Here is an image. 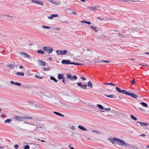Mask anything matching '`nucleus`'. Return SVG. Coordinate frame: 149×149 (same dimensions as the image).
<instances>
[{
	"instance_id": "nucleus-8",
	"label": "nucleus",
	"mask_w": 149,
	"mask_h": 149,
	"mask_svg": "<svg viewBox=\"0 0 149 149\" xmlns=\"http://www.w3.org/2000/svg\"><path fill=\"white\" fill-rule=\"evenodd\" d=\"M125 95L130 96L133 98L135 99L137 98L138 97V96L137 95H136L134 93H130L128 92L127 91Z\"/></svg>"
},
{
	"instance_id": "nucleus-58",
	"label": "nucleus",
	"mask_w": 149,
	"mask_h": 149,
	"mask_svg": "<svg viewBox=\"0 0 149 149\" xmlns=\"http://www.w3.org/2000/svg\"><path fill=\"white\" fill-rule=\"evenodd\" d=\"M72 13L74 15H77V13L75 12H74V11L72 12Z\"/></svg>"
},
{
	"instance_id": "nucleus-32",
	"label": "nucleus",
	"mask_w": 149,
	"mask_h": 149,
	"mask_svg": "<svg viewBox=\"0 0 149 149\" xmlns=\"http://www.w3.org/2000/svg\"><path fill=\"white\" fill-rule=\"evenodd\" d=\"M53 4L55 5H59L60 4V3L59 1H57L56 2H54L53 3Z\"/></svg>"
},
{
	"instance_id": "nucleus-22",
	"label": "nucleus",
	"mask_w": 149,
	"mask_h": 149,
	"mask_svg": "<svg viewBox=\"0 0 149 149\" xmlns=\"http://www.w3.org/2000/svg\"><path fill=\"white\" fill-rule=\"evenodd\" d=\"M125 146L128 147L129 148H132V145L127 143H126L125 145Z\"/></svg>"
},
{
	"instance_id": "nucleus-42",
	"label": "nucleus",
	"mask_w": 149,
	"mask_h": 149,
	"mask_svg": "<svg viewBox=\"0 0 149 149\" xmlns=\"http://www.w3.org/2000/svg\"><path fill=\"white\" fill-rule=\"evenodd\" d=\"M80 78L83 80L84 81L86 79V78L84 77L81 76L80 77Z\"/></svg>"
},
{
	"instance_id": "nucleus-27",
	"label": "nucleus",
	"mask_w": 149,
	"mask_h": 149,
	"mask_svg": "<svg viewBox=\"0 0 149 149\" xmlns=\"http://www.w3.org/2000/svg\"><path fill=\"white\" fill-rule=\"evenodd\" d=\"M50 78L51 80L54 81L55 82H57L58 81L53 76L50 77Z\"/></svg>"
},
{
	"instance_id": "nucleus-29",
	"label": "nucleus",
	"mask_w": 149,
	"mask_h": 149,
	"mask_svg": "<svg viewBox=\"0 0 149 149\" xmlns=\"http://www.w3.org/2000/svg\"><path fill=\"white\" fill-rule=\"evenodd\" d=\"M97 107L99 108L100 109H104V107H103L102 105L100 104H97Z\"/></svg>"
},
{
	"instance_id": "nucleus-23",
	"label": "nucleus",
	"mask_w": 149,
	"mask_h": 149,
	"mask_svg": "<svg viewBox=\"0 0 149 149\" xmlns=\"http://www.w3.org/2000/svg\"><path fill=\"white\" fill-rule=\"evenodd\" d=\"M87 85L90 88H92L93 87L92 84L90 81H88V83Z\"/></svg>"
},
{
	"instance_id": "nucleus-61",
	"label": "nucleus",
	"mask_w": 149,
	"mask_h": 149,
	"mask_svg": "<svg viewBox=\"0 0 149 149\" xmlns=\"http://www.w3.org/2000/svg\"><path fill=\"white\" fill-rule=\"evenodd\" d=\"M10 82V83L11 84H15V82L13 81H11Z\"/></svg>"
},
{
	"instance_id": "nucleus-6",
	"label": "nucleus",
	"mask_w": 149,
	"mask_h": 149,
	"mask_svg": "<svg viewBox=\"0 0 149 149\" xmlns=\"http://www.w3.org/2000/svg\"><path fill=\"white\" fill-rule=\"evenodd\" d=\"M56 52L57 54H58V55L60 54H62V55H64L66 54L68 52L66 50L63 51L57 50L56 51Z\"/></svg>"
},
{
	"instance_id": "nucleus-17",
	"label": "nucleus",
	"mask_w": 149,
	"mask_h": 149,
	"mask_svg": "<svg viewBox=\"0 0 149 149\" xmlns=\"http://www.w3.org/2000/svg\"><path fill=\"white\" fill-rule=\"evenodd\" d=\"M14 64H10L7 65V67L10 68H11L13 69H14L15 67V63H13Z\"/></svg>"
},
{
	"instance_id": "nucleus-2",
	"label": "nucleus",
	"mask_w": 149,
	"mask_h": 149,
	"mask_svg": "<svg viewBox=\"0 0 149 149\" xmlns=\"http://www.w3.org/2000/svg\"><path fill=\"white\" fill-rule=\"evenodd\" d=\"M66 77L68 79L72 81L76 80L77 79V77L76 75H74L73 76L70 74H66Z\"/></svg>"
},
{
	"instance_id": "nucleus-7",
	"label": "nucleus",
	"mask_w": 149,
	"mask_h": 149,
	"mask_svg": "<svg viewBox=\"0 0 149 149\" xmlns=\"http://www.w3.org/2000/svg\"><path fill=\"white\" fill-rule=\"evenodd\" d=\"M116 90L118 92L122 93L123 94H126V92L127 91L124 90H121L120 89L117 87H116Z\"/></svg>"
},
{
	"instance_id": "nucleus-9",
	"label": "nucleus",
	"mask_w": 149,
	"mask_h": 149,
	"mask_svg": "<svg viewBox=\"0 0 149 149\" xmlns=\"http://www.w3.org/2000/svg\"><path fill=\"white\" fill-rule=\"evenodd\" d=\"M61 63L63 64H71V62L70 60H63L62 61Z\"/></svg>"
},
{
	"instance_id": "nucleus-59",
	"label": "nucleus",
	"mask_w": 149,
	"mask_h": 149,
	"mask_svg": "<svg viewBox=\"0 0 149 149\" xmlns=\"http://www.w3.org/2000/svg\"><path fill=\"white\" fill-rule=\"evenodd\" d=\"M29 102L32 104H33L34 103V102H33V101H29Z\"/></svg>"
},
{
	"instance_id": "nucleus-51",
	"label": "nucleus",
	"mask_w": 149,
	"mask_h": 149,
	"mask_svg": "<svg viewBox=\"0 0 149 149\" xmlns=\"http://www.w3.org/2000/svg\"><path fill=\"white\" fill-rule=\"evenodd\" d=\"M87 21L86 20H81V22L82 23H87Z\"/></svg>"
},
{
	"instance_id": "nucleus-47",
	"label": "nucleus",
	"mask_w": 149,
	"mask_h": 149,
	"mask_svg": "<svg viewBox=\"0 0 149 149\" xmlns=\"http://www.w3.org/2000/svg\"><path fill=\"white\" fill-rule=\"evenodd\" d=\"M62 79V82H63L64 84H65V77H63V78Z\"/></svg>"
},
{
	"instance_id": "nucleus-11",
	"label": "nucleus",
	"mask_w": 149,
	"mask_h": 149,
	"mask_svg": "<svg viewBox=\"0 0 149 149\" xmlns=\"http://www.w3.org/2000/svg\"><path fill=\"white\" fill-rule=\"evenodd\" d=\"M58 16V15L56 14H51L50 16H48L47 18L49 19H52L54 17H57Z\"/></svg>"
},
{
	"instance_id": "nucleus-37",
	"label": "nucleus",
	"mask_w": 149,
	"mask_h": 149,
	"mask_svg": "<svg viewBox=\"0 0 149 149\" xmlns=\"http://www.w3.org/2000/svg\"><path fill=\"white\" fill-rule=\"evenodd\" d=\"M35 77L36 78H38L39 79H42L43 78V77L42 76H40L37 75H36Z\"/></svg>"
},
{
	"instance_id": "nucleus-4",
	"label": "nucleus",
	"mask_w": 149,
	"mask_h": 149,
	"mask_svg": "<svg viewBox=\"0 0 149 149\" xmlns=\"http://www.w3.org/2000/svg\"><path fill=\"white\" fill-rule=\"evenodd\" d=\"M117 143L119 144L120 145L122 146H123L125 145L126 143L123 140L120 139H118V140L117 141Z\"/></svg>"
},
{
	"instance_id": "nucleus-40",
	"label": "nucleus",
	"mask_w": 149,
	"mask_h": 149,
	"mask_svg": "<svg viewBox=\"0 0 149 149\" xmlns=\"http://www.w3.org/2000/svg\"><path fill=\"white\" fill-rule=\"evenodd\" d=\"M11 120L10 119H8L6 120L5 121V123H9L10 121Z\"/></svg>"
},
{
	"instance_id": "nucleus-45",
	"label": "nucleus",
	"mask_w": 149,
	"mask_h": 149,
	"mask_svg": "<svg viewBox=\"0 0 149 149\" xmlns=\"http://www.w3.org/2000/svg\"><path fill=\"white\" fill-rule=\"evenodd\" d=\"M123 1H124V2H128L130 1H132V2H135L136 1L134 0V1H132V0H123Z\"/></svg>"
},
{
	"instance_id": "nucleus-49",
	"label": "nucleus",
	"mask_w": 149,
	"mask_h": 149,
	"mask_svg": "<svg viewBox=\"0 0 149 149\" xmlns=\"http://www.w3.org/2000/svg\"><path fill=\"white\" fill-rule=\"evenodd\" d=\"M71 129L72 130H75V127L74 126H72L71 127Z\"/></svg>"
},
{
	"instance_id": "nucleus-56",
	"label": "nucleus",
	"mask_w": 149,
	"mask_h": 149,
	"mask_svg": "<svg viewBox=\"0 0 149 149\" xmlns=\"http://www.w3.org/2000/svg\"><path fill=\"white\" fill-rule=\"evenodd\" d=\"M146 136V135L145 134H143L140 135V136L144 137Z\"/></svg>"
},
{
	"instance_id": "nucleus-3",
	"label": "nucleus",
	"mask_w": 149,
	"mask_h": 149,
	"mask_svg": "<svg viewBox=\"0 0 149 149\" xmlns=\"http://www.w3.org/2000/svg\"><path fill=\"white\" fill-rule=\"evenodd\" d=\"M32 3L36 4L43 6L44 5L43 2L41 1L38 0H31Z\"/></svg>"
},
{
	"instance_id": "nucleus-48",
	"label": "nucleus",
	"mask_w": 149,
	"mask_h": 149,
	"mask_svg": "<svg viewBox=\"0 0 149 149\" xmlns=\"http://www.w3.org/2000/svg\"><path fill=\"white\" fill-rule=\"evenodd\" d=\"M100 62H104L105 63H110V62L109 61L103 60L100 61Z\"/></svg>"
},
{
	"instance_id": "nucleus-16",
	"label": "nucleus",
	"mask_w": 149,
	"mask_h": 149,
	"mask_svg": "<svg viewBox=\"0 0 149 149\" xmlns=\"http://www.w3.org/2000/svg\"><path fill=\"white\" fill-rule=\"evenodd\" d=\"M78 128L79 129L81 130H83L84 131H87V130L85 128V127H83L81 126V125H79L78 126Z\"/></svg>"
},
{
	"instance_id": "nucleus-26",
	"label": "nucleus",
	"mask_w": 149,
	"mask_h": 149,
	"mask_svg": "<svg viewBox=\"0 0 149 149\" xmlns=\"http://www.w3.org/2000/svg\"><path fill=\"white\" fill-rule=\"evenodd\" d=\"M141 104L142 105L145 107H148V105L145 102H142Z\"/></svg>"
},
{
	"instance_id": "nucleus-54",
	"label": "nucleus",
	"mask_w": 149,
	"mask_h": 149,
	"mask_svg": "<svg viewBox=\"0 0 149 149\" xmlns=\"http://www.w3.org/2000/svg\"><path fill=\"white\" fill-rule=\"evenodd\" d=\"M111 84L112 83H106L104 84L111 85Z\"/></svg>"
},
{
	"instance_id": "nucleus-43",
	"label": "nucleus",
	"mask_w": 149,
	"mask_h": 149,
	"mask_svg": "<svg viewBox=\"0 0 149 149\" xmlns=\"http://www.w3.org/2000/svg\"><path fill=\"white\" fill-rule=\"evenodd\" d=\"M54 29L55 30H56L57 31H60V28L58 27H55L54 28Z\"/></svg>"
},
{
	"instance_id": "nucleus-20",
	"label": "nucleus",
	"mask_w": 149,
	"mask_h": 149,
	"mask_svg": "<svg viewBox=\"0 0 149 149\" xmlns=\"http://www.w3.org/2000/svg\"><path fill=\"white\" fill-rule=\"evenodd\" d=\"M137 123H139V124H140L141 125H145V126H146V125H149V124L148 123H144V122H136Z\"/></svg>"
},
{
	"instance_id": "nucleus-36",
	"label": "nucleus",
	"mask_w": 149,
	"mask_h": 149,
	"mask_svg": "<svg viewBox=\"0 0 149 149\" xmlns=\"http://www.w3.org/2000/svg\"><path fill=\"white\" fill-rule=\"evenodd\" d=\"M130 84H133V85L134 84L136 83L135 79H133L132 80V81H130Z\"/></svg>"
},
{
	"instance_id": "nucleus-31",
	"label": "nucleus",
	"mask_w": 149,
	"mask_h": 149,
	"mask_svg": "<svg viewBox=\"0 0 149 149\" xmlns=\"http://www.w3.org/2000/svg\"><path fill=\"white\" fill-rule=\"evenodd\" d=\"M42 28L44 29H50L51 28L50 27L45 25H43L42 26Z\"/></svg>"
},
{
	"instance_id": "nucleus-18",
	"label": "nucleus",
	"mask_w": 149,
	"mask_h": 149,
	"mask_svg": "<svg viewBox=\"0 0 149 149\" xmlns=\"http://www.w3.org/2000/svg\"><path fill=\"white\" fill-rule=\"evenodd\" d=\"M90 28L91 29H93V31H95L96 32H97V27H94L93 26H90Z\"/></svg>"
},
{
	"instance_id": "nucleus-41",
	"label": "nucleus",
	"mask_w": 149,
	"mask_h": 149,
	"mask_svg": "<svg viewBox=\"0 0 149 149\" xmlns=\"http://www.w3.org/2000/svg\"><path fill=\"white\" fill-rule=\"evenodd\" d=\"M103 110H105L107 111H109L111 110V109L110 108H104Z\"/></svg>"
},
{
	"instance_id": "nucleus-52",
	"label": "nucleus",
	"mask_w": 149,
	"mask_h": 149,
	"mask_svg": "<svg viewBox=\"0 0 149 149\" xmlns=\"http://www.w3.org/2000/svg\"><path fill=\"white\" fill-rule=\"evenodd\" d=\"M39 128H41L43 130L45 129H46L45 127H42V126H39Z\"/></svg>"
},
{
	"instance_id": "nucleus-30",
	"label": "nucleus",
	"mask_w": 149,
	"mask_h": 149,
	"mask_svg": "<svg viewBox=\"0 0 149 149\" xmlns=\"http://www.w3.org/2000/svg\"><path fill=\"white\" fill-rule=\"evenodd\" d=\"M131 117L132 119H133L135 120H136L137 118L136 117H135L132 115H131Z\"/></svg>"
},
{
	"instance_id": "nucleus-24",
	"label": "nucleus",
	"mask_w": 149,
	"mask_h": 149,
	"mask_svg": "<svg viewBox=\"0 0 149 149\" xmlns=\"http://www.w3.org/2000/svg\"><path fill=\"white\" fill-rule=\"evenodd\" d=\"M54 114H56V115H58L59 116H64V115L61 114L60 113L58 112H56V111L54 112Z\"/></svg>"
},
{
	"instance_id": "nucleus-33",
	"label": "nucleus",
	"mask_w": 149,
	"mask_h": 149,
	"mask_svg": "<svg viewBox=\"0 0 149 149\" xmlns=\"http://www.w3.org/2000/svg\"><path fill=\"white\" fill-rule=\"evenodd\" d=\"M71 64L76 65H82V64L81 63H75L73 62H71Z\"/></svg>"
},
{
	"instance_id": "nucleus-28",
	"label": "nucleus",
	"mask_w": 149,
	"mask_h": 149,
	"mask_svg": "<svg viewBox=\"0 0 149 149\" xmlns=\"http://www.w3.org/2000/svg\"><path fill=\"white\" fill-rule=\"evenodd\" d=\"M37 52L39 54H43L45 53V52L42 51V50L41 49L37 51Z\"/></svg>"
},
{
	"instance_id": "nucleus-44",
	"label": "nucleus",
	"mask_w": 149,
	"mask_h": 149,
	"mask_svg": "<svg viewBox=\"0 0 149 149\" xmlns=\"http://www.w3.org/2000/svg\"><path fill=\"white\" fill-rule=\"evenodd\" d=\"M15 84L16 85H17V86H20L21 85V84L20 83H18L17 82H15Z\"/></svg>"
},
{
	"instance_id": "nucleus-57",
	"label": "nucleus",
	"mask_w": 149,
	"mask_h": 149,
	"mask_svg": "<svg viewBox=\"0 0 149 149\" xmlns=\"http://www.w3.org/2000/svg\"><path fill=\"white\" fill-rule=\"evenodd\" d=\"M138 108L141 111H145V110L142 108L138 107Z\"/></svg>"
},
{
	"instance_id": "nucleus-14",
	"label": "nucleus",
	"mask_w": 149,
	"mask_h": 149,
	"mask_svg": "<svg viewBox=\"0 0 149 149\" xmlns=\"http://www.w3.org/2000/svg\"><path fill=\"white\" fill-rule=\"evenodd\" d=\"M38 63L40 65H42L43 66L45 65V62H43L41 60H39L38 61Z\"/></svg>"
},
{
	"instance_id": "nucleus-50",
	"label": "nucleus",
	"mask_w": 149,
	"mask_h": 149,
	"mask_svg": "<svg viewBox=\"0 0 149 149\" xmlns=\"http://www.w3.org/2000/svg\"><path fill=\"white\" fill-rule=\"evenodd\" d=\"M77 84L79 86L81 87L82 86L81 83V82H78L77 83Z\"/></svg>"
},
{
	"instance_id": "nucleus-46",
	"label": "nucleus",
	"mask_w": 149,
	"mask_h": 149,
	"mask_svg": "<svg viewBox=\"0 0 149 149\" xmlns=\"http://www.w3.org/2000/svg\"><path fill=\"white\" fill-rule=\"evenodd\" d=\"M19 147V145L17 144H16L15 145V149H17Z\"/></svg>"
},
{
	"instance_id": "nucleus-53",
	"label": "nucleus",
	"mask_w": 149,
	"mask_h": 149,
	"mask_svg": "<svg viewBox=\"0 0 149 149\" xmlns=\"http://www.w3.org/2000/svg\"><path fill=\"white\" fill-rule=\"evenodd\" d=\"M97 19H100L101 20V21H102L103 20H104V19H102V18L100 17H98L97 18Z\"/></svg>"
},
{
	"instance_id": "nucleus-12",
	"label": "nucleus",
	"mask_w": 149,
	"mask_h": 149,
	"mask_svg": "<svg viewBox=\"0 0 149 149\" xmlns=\"http://www.w3.org/2000/svg\"><path fill=\"white\" fill-rule=\"evenodd\" d=\"M24 124H29L30 125H35V123H33V121H30V122L26 121L25 120L24 121Z\"/></svg>"
},
{
	"instance_id": "nucleus-25",
	"label": "nucleus",
	"mask_w": 149,
	"mask_h": 149,
	"mask_svg": "<svg viewBox=\"0 0 149 149\" xmlns=\"http://www.w3.org/2000/svg\"><path fill=\"white\" fill-rule=\"evenodd\" d=\"M58 77L59 79H61L63 77V74H59L58 75Z\"/></svg>"
},
{
	"instance_id": "nucleus-15",
	"label": "nucleus",
	"mask_w": 149,
	"mask_h": 149,
	"mask_svg": "<svg viewBox=\"0 0 149 149\" xmlns=\"http://www.w3.org/2000/svg\"><path fill=\"white\" fill-rule=\"evenodd\" d=\"M20 54L23 56H24L26 58H29L30 57V56L29 55L27 54L26 53H24V52H21Z\"/></svg>"
},
{
	"instance_id": "nucleus-19",
	"label": "nucleus",
	"mask_w": 149,
	"mask_h": 149,
	"mask_svg": "<svg viewBox=\"0 0 149 149\" xmlns=\"http://www.w3.org/2000/svg\"><path fill=\"white\" fill-rule=\"evenodd\" d=\"M88 8L91 10L92 11H94L97 10V7L96 6H89Z\"/></svg>"
},
{
	"instance_id": "nucleus-1",
	"label": "nucleus",
	"mask_w": 149,
	"mask_h": 149,
	"mask_svg": "<svg viewBox=\"0 0 149 149\" xmlns=\"http://www.w3.org/2000/svg\"><path fill=\"white\" fill-rule=\"evenodd\" d=\"M14 119L15 121H17L19 122L23 121L24 120H32L33 121H37V120L33 118L32 116H30L29 115H26L24 116L15 115Z\"/></svg>"
},
{
	"instance_id": "nucleus-39",
	"label": "nucleus",
	"mask_w": 149,
	"mask_h": 149,
	"mask_svg": "<svg viewBox=\"0 0 149 149\" xmlns=\"http://www.w3.org/2000/svg\"><path fill=\"white\" fill-rule=\"evenodd\" d=\"M93 132L94 133H95L96 134H100V133L98 131H97L96 130H93L92 132Z\"/></svg>"
},
{
	"instance_id": "nucleus-63",
	"label": "nucleus",
	"mask_w": 149,
	"mask_h": 149,
	"mask_svg": "<svg viewBox=\"0 0 149 149\" xmlns=\"http://www.w3.org/2000/svg\"><path fill=\"white\" fill-rule=\"evenodd\" d=\"M86 24H91V23L90 22L87 21Z\"/></svg>"
},
{
	"instance_id": "nucleus-60",
	"label": "nucleus",
	"mask_w": 149,
	"mask_h": 149,
	"mask_svg": "<svg viewBox=\"0 0 149 149\" xmlns=\"http://www.w3.org/2000/svg\"><path fill=\"white\" fill-rule=\"evenodd\" d=\"M19 68H20V69H23L24 67H23L22 65H20L19 66Z\"/></svg>"
},
{
	"instance_id": "nucleus-34",
	"label": "nucleus",
	"mask_w": 149,
	"mask_h": 149,
	"mask_svg": "<svg viewBox=\"0 0 149 149\" xmlns=\"http://www.w3.org/2000/svg\"><path fill=\"white\" fill-rule=\"evenodd\" d=\"M50 67H47L46 68H43V70L45 71H49L50 70Z\"/></svg>"
},
{
	"instance_id": "nucleus-21",
	"label": "nucleus",
	"mask_w": 149,
	"mask_h": 149,
	"mask_svg": "<svg viewBox=\"0 0 149 149\" xmlns=\"http://www.w3.org/2000/svg\"><path fill=\"white\" fill-rule=\"evenodd\" d=\"M16 74L18 76H24V73L23 72H17L16 73Z\"/></svg>"
},
{
	"instance_id": "nucleus-62",
	"label": "nucleus",
	"mask_w": 149,
	"mask_h": 149,
	"mask_svg": "<svg viewBox=\"0 0 149 149\" xmlns=\"http://www.w3.org/2000/svg\"><path fill=\"white\" fill-rule=\"evenodd\" d=\"M49 0V1L50 2H51V3H53L54 2L53 1V0Z\"/></svg>"
},
{
	"instance_id": "nucleus-64",
	"label": "nucleus",
	"mask_w": 149,
	"mask_h": 149,
	"mask_svg": "<svg viewBox=\"0 0 149 149\" xmlns=\"http://www.w3.org/2000/svg\"><path fill=\"white\" fill-rule=\"evenodd\" d=\"M4 117V115L3 114H2L1 115V118H3Z\"/></svg>"
},
{
	"instance_id": "nucleus-38",
	"label": "nucleus",
	"mask_w": 149,
	"mask_h": 149,
	"mask_svg": "<svg viewBox=\"0 0 149 149\" xmlns=\"http://www.w3.org/2000/svg\"><path fill=\"white\" fill-rule=\"evenodd\" d=\"M30 147L28 145H26L24 147V149H29Z\"/></svg>"
},
{
	"instance_id": "nucleus-55",
	"label": "nucleus",
	"mask_w": 149,
	"mask_h": 149,
	"mask_svg": "<svg viewBox=\"0 0 149 149\" xmlns=\"http://www.w3.org/2000/svg\"><path fill=\"white\" fill-rule=\"evenodd\" d=\"M132 148H135V149H138V147H136V146H133V145H132Z\"/></svg>"
},
{
	"instance_id": "nucleus-10",
	"label": "nucleus",
	"mask_w": 149,
	"mask_h": 149,
	"mask_svg": "<svg viewBox=\"0 0 149 149\" xmlns=\"http://www.w3.org/2000/svg\"><path fill=\"white\" fill-rule=\"evenodd\" d=\"M108 140L113 144H114L115 143V141H116L117 142L118 138H108Z\"/></svg>"
},
{
	"instance_id": "nucleus-13",
	"label": "nucleus",
	"mask_w": 149,
	"mask_h": 149,
	"mask_svg": "<svg viewBox=\"0 0 149 149\" xmlns=\"http://www.w3.org/2000/svg\"><path fill=\"white\" fill-rule=\"evenodd\" d=\"M103 95H104L107 97H110L111 98H113L114 99H116V98L117 97L115 95H106L105 94H104Z\"/></svg>"
},
{
	"instance_id": "nucleus-35",
	"label": "nucleus",
	"mask_w": 149,
	"mask_h": 149,
	"mask_svg": "<svg viewBox=\"0 0 149 149\" xmlns=\"http://www.w3.org/2000/svg\"><path fill=\"white\" fill-rule=\"evenodd\" d=\"M87 87V85H82L81 87V88L84 89H86Z\"/></svg>"
},
{
	"instance_id": "nucleus-5",
	"label": "nucleus",
	"mask_w": 149,
	"mask_h": 149,
	"mask_svg": "<svg viewBox=\"0 0 149 149\" xmlns=\"http://www.w3.org/2000/svg\"><path fill=\"white\" fill-rule=\"evenodd\" d=\"M43 49L46 52H48L49 53H51L53 51V49L52 47H43Z\"/></svg>"
}]
</instances>
